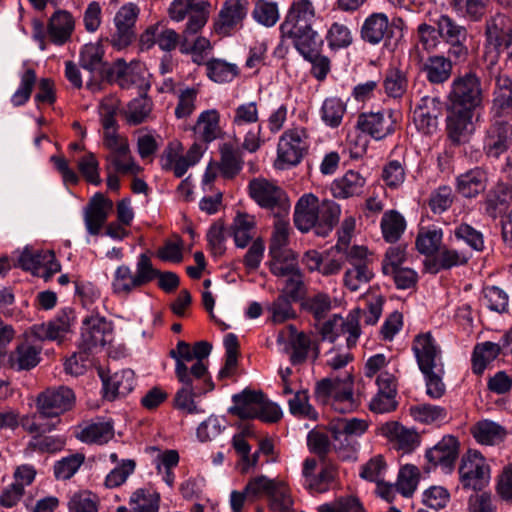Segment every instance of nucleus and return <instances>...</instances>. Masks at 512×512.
Wrapping results in <instances>:
<instances>
[{
  "mask_svg": "<svg viewBox=\"0 0 512 512\" xmlns=\"http://www.w3.org/2000/svg\"><path fill=\"white\" fill-rule=\"evenodd\" d=\"M261 493L267 495L270 508L274 511H287L293 504L286 482H262Z\"/></svg>",
  "mask_w": 512,
  "mask_h": 512,
  "instance_id": "42",
  "label": "nucleus"
},
{
  "mask_svg": "<svg viewBox=\"0 0 512 512\" xmlns=\"http://www.w3.org/2000/svg\"><path fill=\"white\" fill-rule=\"evenodd\" d=\"M103 396L109 401L127 396L136 385L135 373L131 369H122L102 378Z\"/></svg>",
  "mask_w": 512,
  "mask_h": 512,
  "instance_id": "27",
  "label": "nucleus"
},
{
  "mask_svg": "<svg viewBox=\"0 0 512 512\" xmlns=\"http://www.w3.org/2000/svg\"><path fill=\"white\" fill-rule=\"evenodd\" d=\"M361 313L360 309H354L346 317L337 314L333 315L320 328L322 340L334 343L339 337L344 336L347 347H355L361 335Z\"/></svg>",
  "mask_w": 512,
  "mask_h": 512,
  "instance_id": "7",
  "label": "nucleus"
},
{
  "mask_svg": "<svg viewBox=\"0 0 512 512\" xmlns=\"http://www.w3.org/2000/svg\"><path fill=\"white\" fill-rule=\"evenodd\" d=\"M106 171H114L120 174L136 175L140 172L141 168L135 163L131 156L130 149L115 154H107L105 156Z\"/></svg>",
  "mask_w": 512,
  "mask_h": 512,
  "instance_id": "52",
  "label": "nucleus"
},
{
  "mask_svg": "<svg viewBox=\"0 0 512 512\" xmlns=\"http://www.w3.org/2000/svg\"><path fill=\"white\" fill-rule=\"evenodd\" d=\"M74 320L75 316L73 310L63 309L48 322L34 324L30 328V332L35 338L41 341L49 340L61 342L71 332Z\"/></svg>",
  "mask_w": 512,
  "mask_h": 512,
  "instance_id": "14",
  "label": "nucleus"
},
{
  "mask_svg": "<svg viewBox=\"0 0 512 512\" xmlns=\"http://www.w3.org/2000/svg\"><path fill=\"white\" fill-rule=\"evenodd\" d=\"M448 106L477 110L483 104L481 79L474 72L455 77L447 95Z\"/></svg>",
  "mask_w": 512,
  "mask_h": 512,
  "instance_id": "4",
  "label": "nucleus"
},
{
  "mask_svg": "<svg viewBox=\"0 0 512 512\" xmlns=\"http://www.w3.org/2000/svg\"><path fill=\"white\" fill-rule=\"evenodd\" d=\"M210 10V0H173L171 2L168 8L170 19L182 22L187 18L180 43L182 54L207 52L212 49L208 38L197 35L207 24Z\"/></svg>",
  "mask_w": 512,
  "mask_h": 512,
  "instance_id": "1",
  "label": "nucleus"
},
{
  "mask_svg": "<svg viewBox=\"0 0 512 512\" xmlns=\"http://www.w3.org/2000/svg\"><path fill=\"white\" fill-rule=\"evenodd\" d=\"M113 202L102 193H96L84 208L83 220L89 235L96 236L108 219Z\"/></svg>",
  "mask_w": 512,
  "mask_h": 512,
  "instance_id": "19",
  "label": "nucleus"
},
{
  "mask_svg": "<svg viewBox=\"0 0 512 512\" xmlns=\"http://www.w3.org/2000/svg\"><path fill=\"white\" fill-rule=\"evenodd\" d=\"M193 348L185 341H179L175 349L169 352L171 358L175 360V376L178 382H187L188 376L192 375L194 368H204V376H210L207 364L195 362Z\"/></svg>",
  "mask_w": 512,
  "mask_h": 512,
  "instance_id": "26",
  "label": "nucleus"
},
{
  "mask_svg": "<svg viewBox=\"0 0 512 512\" xmlns=\"http://www.w3.org/2000/svg\"><path fill=\"white\" fill-rule=\"evenodd\" d=\"M452 61L443 55L429 56L422 66L426 79L432 84L446 82L452 74Z\"/></svg>",
  "mask_w": 512,
  "mask_h": 512,
  "instance_id": "41",
  "label": "nucleus"
},
{
  "mask_svg": "<svg viewBox=\"0 0 512 512\" xmlns=\"http://www.w3.org/2000/svg\"><path fill=\"white\" fill-rule=\"evenodd\" d=\"M290 345L292 352L290 361L293 365L302 364L311 354L313 362L320 354L319 344L304 332L296 333L291 337Z\"/></svg>",
  "mask_w": 512,
  "mask_h": 512,
  "instance_id": "37",
  "label": "nucleus"
},
{
  "mask_svg": "<svg viewBox=\"0 0 512 512\" xmlns=\"http://www.w3.org/2000/svg\"><path fill=\"white\" fill-rule=\"evenodd\" d=\"M289 411L292 415L316 421L318 413L309 403V396L306 390H297L288 400Z\"/></svg>",
  "mask_w": 512,
  "mask_h": 512,
  "instance_id": "58",
  "label": "nucleus"
},
{
  "mask_svg": "<svg viewBox=\"0 0 512 512\" xmlns=\"http://www.w3.org/2000/svg\"><path fill=\"white\" fill-rule=\"evenodd\" d=\"M283 33L282 38L290 39L293 47L303 57V59L314 55L318 51H322L323 40L313 28H307Z\"/></svg>",
  "mask_w": 512,
  "mask_h": 512,
  "instance_id": "31",
  "label": "nucleus"
},
{
  "mask_svg": "<svg viewBox=\"0 0 512 512\" xmlns=\"http://www.w3.org/2000/svg\"><path fill=\"white\" fill-rule=\"evenodd\" d=\"M376 383L378 392L370 402V409L375 413H389L396 409L397 386L395 377L388 372H381Z\"/></svg>",
  "mask_w": 512,
  "mask_h": 512,
  "instance_id": "23",
  "label": "nucleus"
},
{
  "mask_svg": "<svg viewBox=\"0 0 512 512\" xmlns=\"http://www.w3.org/2000/svg\"><path fill=\"white\" fill-rule=\"evenodd\" d=\"M459 450L458 438L447 434L425 451V459L430 466L440 468L445 474H450L455 469Z\"/></svg>",
  "mask_w": 512,
  "mask_h": 512,
  "instance_id": "11",
  "label": "nucleus"
},
{
  "mask_svg": "<svg viewBox=\"0 0 512 512\" xmlns=\"http://www.w3.org/2000/svg\"><path fill=\"white\" fill-rule=\"evenodd\" d=\"M111 323L99 315H91L83 320L79 349L90 350L102 348L110 341Z\"/></svg>",
  "mask_w": 512,
  "mask_h": 512,
  "instance_id": "16",
  "label": "nucleus"
},
{
  "mask_svg": "<svg viewBox=\"0 0 512 512\" xmlns=\"http://www.w3.org/2000/svg\"><path fill=\"white\" fill-rule=\"evenodd\" d=\"M157 273L158 270L153 267L150 257L142 253L137 259L135 273L124 264L116 268L112 280L113 292L117 295L128 296L135 289L156 279Z\"/></svg>",
  "mask_w": 512,
  "mask_h": 512,
  "instance_id": "3",
  "label": "nucleus"
},
{
  "mask_svg": "<svg viewBox=\"0 0 512 512\" xmlns=\"http://www.w3.org/2000/svg\"><path fill=\"white\" fill-rule=\"evenodd\" d=\"M366 185V179L357 171L349 170L331 184V192L335 198L347 199L360 196Z\"/></svg>",
  "mask_w": 512,
  "mask_h": 512,
  "instance_id": "34",
  "label": "nucleus"
},
{
  "mask_svg": "<svg viewBox=\"0 0 512 512\" xmlns=\"http://www.w3.org/2000/svg\"><path fill=\"white\" fill-rule=\"evenodd\" d=\"M379 431L395 449L403 453H411L420 445V435L398 422H386L381 425Z\"/></svg>",
  "mask_w": 512,
  "mask_h": 512,
  "instance_id": "22",
  "label": "nucleus"
},
{
  "mask_svg": "<svg viewBox=\"0 0 512 512\" xmlns=\"http://www.w3.org/2000/svg\"><path fill=\"white\" fill-rule=\"evenodd\" d=\"M325 40L331 51L345 49L353 42L352 31L346 24L333 22L326 31Z\"/></svg>",
  "mask_w": 512,
  "mask_h": 512,
  "instance_id": "53",
  "label": "nucleus"
},
{
  "mask_svg": "<svg viewBox=\"0 0 512 512\" xmlns=\"http://www.w3.org/2000/svg\"><path fill=\"white\" fill-rule=\"evenodd\" d=\"M443 240V230L437 226L421 227L415 245L417 251L426 256L438 253Z\"/></svg>",
  "mask_w": 512,
  "mask_h": 512,
  "instance_id": "45",
  "label": "nucleus"
},
{
  "mask_svg": "<svg viewBox=\"0 0 512 512\" xmlns=\"http://www.w3.org/2000/svg\"><path fill=\"white\" fill-rule=\"evenodd\" d=\"M160 495L154 491L138 489L129 501L133 512H158Z\"/></svg>",
  "mask_w": 512,
  "mask_h": 512,
  "instance_id": "60",
  "label": "nucleus"
},
{
  "mask_svg": "<svg viewBox=\"0 0 512 512\" xmlns=\"http://www.w3.org/2000/svg\"><path fill=\"white\" fill-rule=\"evenodd\" d=\"M198 94L199 89L196 87L184 86L178 89L174 111L177 119L187 118L195 111Z\"/></svg>",
  "mask_w": 512,
  "mask_h": 512,
  "instance_id": "57",
  "label": "nucleus"
},
{
  "mask_svg": "<svg viewBox=\"0 0 512 512\" xmlns=\"http://www.w3.org/2000/svg\"><path fill=\"white\" fill-rule=\"evenodd\" d=\"M436 24L440 38L450 45L449 55L456 60H464L468 55V48L465 44L467 40L466 28L457 24L455 20L447 15H441Z\"/></svg>",
  "mask_w": 512,
  "mask_h": 512,
  "instance_id": "15",
  "label": "nucleus"
},
{
  "mask_svg": "<svg viewBox=\"0 0 512 512\" xmlns=\"http://www.w3.org/2000/svg\"><path fill=\"white\" fill-rule=\"evenodd\" d=\"M455 200V194L448 185H442L434 189L429 196L428 206L433 214L446 212Z\"/></svg>",
  "mask_w": 512,
  "mask_h": 512,
  "instance_id": "59",
  "label": "nucleus"
},
{
  "mask_svg": "<svg viewBox=\"0 0 512 512\" xmlns=\"http://www.w3.org/2000/svg\"><path fill=\"white\" fill-rule=\"evenodd\" d=\"M294 225L301 232H308L312 228L317 230L319 220V200L312 194L302 195L294 209Z\"/></svg>",
  "mask_w": 512,
  "mask_h": 512,
  "instance_id": "25",
  "label": "nucleus"
},
{
  "mask_svg": "<svg viewBox=\"0 0 512 512\" xmlns=\"http://www.w3.org/2000/svg\"><path fill=\"white\" fill-rule=\"evenodd\" d=\"M308 147V134L305 128L294 127L284 131L277 146L279 167L283 169L299 164Z\"/></svg>",
  "mask_w": 512,
  "mask_h": 512,
  "instance_id": "8",
  "label": "nucleus"
},
{
  "mask_svg": "<svg viewBox=\"0 0 512 512\" xmlns=\"http://www.w3.org/2000/svg\"><path fill=\"white\" fill-rule=\"evenodd\" d=\"M380 227L384 240L388 243H395L404 233L406 221L398 211L388 210L382 216Z\"/></svg>",
  "mask_w": 512,
  "mask_h": 512,
  "instance_id": "48",
  "label": "nucleus"
},
{
  "mask_svg": "<svg viewBox=\"0 0 512 512\" xmlns=\"http://www.w3.org/2000/svg\"><path fill=\"white\" fill-rule=\"evenodd\" d=\"M512 144V125L507 121L496 120L487 128L483 140V150L488 157L498 159Z\"/></svg>",
  "mask_w": 512,
  "mask_h": 512,
  "instance_id": "18",
  "label": "nucleus"
},
{
  "mask_svg": "<svg viewBox=\"0 0 512 512\" xmlns=\"http://www.w3.org/2000/svg\"><path fill=\"white\" fill-rule=\"evenodd\" d=\"M316 11L310 0H294L280 25L281 34L291 31L312 28Z\"/></svg>",
  "mask_w": 512,
  "mask_h": 512,
  "instance_id": "21",
  "label": "nucleus"
},
{
  "mask_svg": "<svg viewBox=\"0 0 512 512\" xmlns=\"http://www.w3.org/2000/svg\"><path fill=\"white\" fill-rule=\"evenodd\" d=\"M317 512H366L364 505L356 496H341L334 501L323 503Z\"/></svg>",
  "mask_w": 512,
  "mask_h": 512,
  "instance_id": "61",
  "label": "nucleus"
},
{
  "mask_svg": "<svg viewBox=\"0 0 512 512\" xmlns=\"http://www.w3.org/2000/svg\"><path fill=\"white\" fill-rule=\"evenodd\" d=\"M471 433L478 443L485 445H494L502 441L506 435L502 426L490 420L477 422L471 428Z\"/></svg>",
  "mask_w": 512,
  "mask_h": 512,
  "instance_id": "49",
  "label": "nucleus"
},
{
  "mask_svg": "<svg viewBox=\"0 0 512 512\" xmlns=\"http://www.w3.org/2000/svg\"><path fill=\"white\" fill-rule=\"evenodd\" d=\"M368 429V423L359 418H334L328 424V431L335 441L342 442V438L359 437Z\"/></svg>",
  "mask_w": 512,
  "mask_h": 512,
  "instance_id": "38",
  "label": "nucleus"
},
{
  "mask_svg": "<svg viewBox=\"0 0 512 512\" xmlns=\"http://www.w3.org/2000/svg\"><path fill=\"white\" fill-rule=\"evenodd\" d=\"M36 80V71L33 68H27L20 75V85L11 96L13 106H22L30 99Z\"/></svg>",
  "mask_w": 512,
  "mask_h": 512,
  "instance_id": "62",
  "label": "nucleus"
},
{
  "mask_svg": "<svg viewBox=\"0 0 512 512\" xmlns=\"http://www.w3.org/2000/svg\"><path fill=\"white\" fill-rule=\"evenodd\" d=\"M243 168L241 153L231 145L225 144L221 148V159L219 170L224 178L232 179L240 173Z\"/></svg>",
  "mask_w": 512,
  "mask_h": 512,
  "instance_id": "54",
  "label": "nucleus"
},
{
  "mask_svg": "<svg viewBox=\"0 0 512 512\" xmlns=\"http://www.w3.org/2000/svg\"><path fill=\"white\" fill-rule=\"evenodd\" d=\"M512 202V185L498 181L486 194L484 200L485 212L492 218L505 213Z\"/></svg>",
  "mask_w": 512,
  "mask_h": 512,
  "instance_id": "29",
  "label": "nucleus"
},
{
  "mask_svg": "<svg viewBox=\"0 0 512 512\" xmlns=\"http://www.w3.org/2000/svg\"><path fill=\"white\" fill-rule=\"evenodd\" d=\"M475 110L448 106L446 116V133L454 145L468 142L476 127L473 122Z\"/></svg>",
  "mask_w": 512,
  "mask_h": 512,
  "instance_id": "13",
  "label": "nucleus"
},
{
  "mask_svg": "<svg viewBox=\"0 0 512 512\" xmlns=\"http://www.w3.org/2000/svg\"><path fill=\"white\" fill-rule=\"evenodd\" d=\"M459 473L462 480H485L490 478V467L479 451L470 449L461 459Z\"/></svg>",
  "mask_w": 512,
  "mask_h": 512,
  "instance_id": "33",
  "label": "nucleus"
},
{
  "mask_svg": "<svg viewBox=\"0 0 512 512\" xmlns=\"http://www.w3.org/2000/svg\"><path fill=\"white\" fill-rule=\"evenodd\" d=\"M493 105L500 112L512 107V79L507 76H499L496 80Z\"/></svg>",
  "mask_w": 512,
  "mask_h": 512,
  "instance_id": "64",
  "label": "nucleus"
},
{
  "mask_svg": "<svg viewBox=\"0 0 512 512\" xmlns=\"http://www.w3.org/2000/svg\"><path fill=\"white\" fill-rule=\"evenodd\" d=\"M400 114L393 109L363 112L358 115L356 128L376 141L385 139L396 131Z\"/></svg>",
  "mask_w": 512,
  "mask_h": 512,
  "instance_id": "9",
  "label": "nucleus"
},
{
  "mask_svg": "<svg viewBox=\"0 0 512 512\" xmlns=\"http://www.w3.org/2000/svg\"><path fill=\"white\" fill-rule=\"evenodd\" d=\"M383 87L388 97L401 98L408 87L406 73L397 67H390L385 73Z\"/></svg>",
  "mask_w": 512,
  "mask_h": 512,
  "instance_id": "55",
  "label": "nucleus"
},
{
  "mask_svg": "<svg viewBox=\"0 0 512 512\" xmlns=\"http://www.w3.org/2000/svg\"><path fill=\"white\" fill-rule=\"evenodd\" d=\"M340 206L333 200H324L319 204V220L316 234L326 236L339 221Z\"/></svg>",
  "mask_w": 512,
  "mask_h": 512,
  "instance_id": "51",
  "label": "nucleus"
},
{
  "mask_svg": "<svg viewBox=\"0 0 512 512\" xmlns=\"http://www.w3.org/2000/svg\"><path fill=\"white\" fill-rule=\"evenodd\" d=\"M250 197L262 208L271 210L276 217L288 215L291 203L286 192L276 184L255 178L248 185Z\"/></svg>",
  "mask_w": 512,
  "mask_h": 512,
  "instance_id": "6",
  "label": "nucleus"
},
{
  "mask_svg": "<svg viewBox=\"0 0 512 512\" xmlns=\"http://www.w3.org/2000/svg\"><path fill=\"white\" fill-rule=\"evenodd\" d=\"M207 77L218 84L230 83L240 74L237 64L221 58H211L205 63Z\"/></svg>",
  "mask_w": 512,
  "mask_h": 512,
  "instance_id": "44",
  "label": "nucleus"
},
{
  "mask_svg": "<svg viewBox=\"0 0 512 512\" xmlns=\"http://www.w3.org/2000/svg\"><path fill=\"white\" fill-rule=\"evenodd\" d=\"M393 28L388 16L383 12H374L368 15L360 28L361 39L370 45H378L382 41L390 39Z\"/></svg>",
  "mask_w": 512,
  "mask_h": 512,
  "instance_id": "24",
  "label": "nucleus"
},
{
  "mask_svg": "<svg viewBox=\"0 0 512 512\" xmlns=\"http://www.w3.org/2000/svg\"><path fill=\"white\" fill-rule=\"evenodd\" d=\"M481 301L491 311L503 313L508 307L507 293L497 286H486L482 290Z\"/></svg>",
  "mask_w": 512,
  "mask_h": 512,
  "instance_id": "63",
  "label": "nucleus"
},
{
  "mask_svg": "<svg viewBox=\"0 0 512 512\" xmlns=\"http://www.w3.org/2000/svg\"><path fill=\"white\" fill-rule=\"evenodd\" d=\"M248 5L247 0H226L215 22V31L224 36L230 35L234 29L242 25L248 12Z\"/></svg>",
  "mask_w": 512,
  "mask_h": 512,
  "instance_id": "20",
  "label": "nucleus"
},
{
  "mask_svg": "<svg viewBox=\"0 0 512 512\" xmlns=\"http://www.w3.org/2000/svg\"><path fill=\"white\" fill-rule=\"evenodd\" d=\"M204 368L196 367L187 382H179L182 387L176 392L174 406L188 414H199L203 410L198 407L195 398L205 395L214 389L211 376H204Z\"/></svg>",
  "mask_w": 512,
  "mask_h": 512,
  "instance_id": "5",
  "label": "nucleus"
},
{
  "mask_svg": "<svg viewBox=\"0 0 512 512\" xmlns=\"http://www.w3.org/2000/svg\"><path fill=\"white\" fill-rule=\"evenodd\" d=\"M346 113V104L339 97L326 98L320 108L322 122L330 128H338Z\"/></svg>",
  "mask_w": 512,
  "mask_h": 512,
  "instance_id": "50",
  "label": "nucleus"
},
{
  "mask_svg": "<svg viewBox=\"0 0 512 512\" xmlns=\"http://www.w3.org/2000/svg\"><path fill=\"white\" fill-rule=\"evenodd\" d=\"M134 61L127 63L124 59H117L107 70L106 79L116 83L123 89H129L139 81V74L135 72Z\"/></svg>",
  "mask_w": 512,
  "mask_h": 512,
  "instance_id": "39",
  "label": "nucleus"
},
{
  "mask_svg": "<svg viewBox=\"0 0 512 512\" xmlns=\"http://www.w3.org/2000/svg\"><path fill=\"white\" fill-rule=\"evenodd\" d=\"M315 397L323 404L340 413H349L357 409L359 403L353 393V378L347 375L345 378H324L317 382Z\"/></svg>",
  "mask_w": 512,
  "mask_h": 512,
  "instance_id": "2",
  "label": "nucleus"
},
{
  "mask_svg": "<svg viewBox=\"0 0 512 512\" xmlns=\"http://www.w3.org/2000/svg\"><path fill=\"white\" fill-rule=\"evenodd\" d=\"M75 404V394L72 389L59 386L49 388L37 397V411L41 417L55 418L72 409Z\"/></svg>",
  "mask_w": 512,
  "mask_h": 512,
  "instance_id": "10",
  "label": "nucleus"
},
{
  "mask_svg": "<svg viewBox=\"0 0 512 512\" xmlns=\"http://www.w3.org/2000/svg\"><path fill=\"white\" fill-rule=\"evenodd\" d=\"M41 347L25 339L18 343L9 356V363L16 371H28L36 367L41 360Z\"/></svg>",
  "mask_w": 512,
  "mask_h": 512,
  "instance_id": "32",
  "label": "nucleus"
},
{
  "mask_svg": "<svg viewBox=\"0 0 512 512\" xmlns=\"http://www.w3.org/2000/svg\"><path fill=\"white\" fill-rule=\"evenodd\" d=\"M412 352L421 372L440 371L444 366L441 347L430 332L414 337Z\"/></svg>",
  "mask_w": 512,
  "mask_h": 512,
  "instance_id": "12",
  "label": "nucleus"
},
{
  "mask_svg": "<svg viewBox=\"0 0 512 512\" xmlns=\"http://www.w3.org/2000/svg\"><path fill=\"white\" fill-rule=\"evenodd\" d=\"M442 103L438 97L423 96L413 110V123L424 135H432L438 128Z\"/></svg>",
  "mask_w": 512,
  "mask_h": 512,
  "instance_id": "17",
  "label": "nucleus"
},
{
  "mask_svg": "<svg viewBox=\"0 0 512 512\" xmlns=\"http://www.w3.org/2000/svg\"><path fill=\"white\" fill-rule=\"evenodd\" d=\"M501 342L493 343L490 341L477 344L472 354V370L480 375L484 372L487 365L494 361L503 351Z\"/></svg>",
  "mask_w": 512,
  "mask_h": 512,
  "instance_id": "46",
  "label": "nucleus"
},
{
  "mask_svg": "<svg viewBox=\"0 0 512 512\" xmlns=\"http://www.w3.org/2000/svg\"><path fill=\"white\" fill-rule=\"evenodd\" d=\"M193 129L198 140L214 141L221 132L219 112L216 109L201 112Z\"/></svg>",
  "mask_w": 512,
  "mask_h": 512,
  "instance_id": "40",
  "label": "nucleus"
},
{
  "mask_svg": "<svg viewBox=\"0 0 512 512\" xmlns=\"http://www.w3.org/2000/svg\"><path fill=\"white\" fill-rule=\"evenodd\" d=\"M74 27L73 16L65 10H57L52 14L47 24L49 40L57 46L64 45L70 40Z\"/></svg>",
  "mask_w": 512,
  "mask_h": 512,
  "instance_id": "30",
  "label": "nucleus"
},
{
  "mask_svg": "<svg viewBox=\"0 0 512 512\" xmlns=\"http://www.w3.org/2000/svg\"><path fill=\"white\" fill-rule=\"evenodd\" d=\"M232 235L236 247L245 248L255 240L256 221L255 217L247 213H237L231 226Z\"/></svg>",
  "mask_w": 512,
  "mask_h": 512,
  "instance_id": "43",
  "label": "nucleus"
},
{
  "mask_svg": "<svg viewBox=\"0 0 512 512\" xmlns=\"http://www.w3.org/2000/svg\"><path fill=\"white\" fill-rule=\"evenodd\" d=\"M269 244L271 257H280L282 254H292L286 247L289 244L290 225L284 217H277Z\"/></svg>",
  "mask_w": 512,
  "mask_h": 512,
  "instance_id": "47",
  "label": "nucleus"
},
{
  "mask_svg": "<svg viewBox=\"0 0 512 512\" xmlns=\"http://www.w3.org/2000/svg\"><path fill=\"white\" fill-rule=\"evenodd\" d=\"M75 436L85 443L105 444L113 438L114 427L110 421L97 419L86 423L80 431H75Z\"/></svg>",
  "mask_w": 512,
  "mask_h": 512,
  "instance_id": "36",
  "label": "nucleus"
},
{
  "mask_svg": "<svg viewBox=\"0 0 512 512\" xmlns=\"http://www.w3.org/2000/svg\"><path fill=\"white\" fill-rule=\"evenodd\" d=\"M264 397L265 395L261 391L245 389L241 393L232 396L234 405L230 412L242 419H253L257 416Z\"/></svg>",
  "mask_w": 512,
  "mask_h": 512,
  "instance_id": "35",
  "label": "nucleus"
},
{
  "mask_svg": "<svg viewBox=\"0 0 512 512\" xmlns=\"http://www.w3.org/2000/svg\"><path fill=\"white\" fill-rule=\"evenodd\" d=\"M488 172L482 167H474L456 177V190L464 198H476L488 185Z\"/></svg>",
  "mask_w": 512,
  "mask_h": 512,
  "instance_id": "28",
  "label": "nucleus"
},
{
  "mask_svg": "<svg viewBox=\"0 0 512 512\" xmlns=\"http://www.w3.org/2000/svg\"><path fill=\"white\" fill-rule=\"evenodd\" d=\"M381 178L390 189L400 188L406 179L405 160H389L382 168Z\"/></svg>",
  "mask_w": 512,
  "mask_h": 512,
  "instance_id": "56",
  "label": "nucleus"
}]
</instances>
